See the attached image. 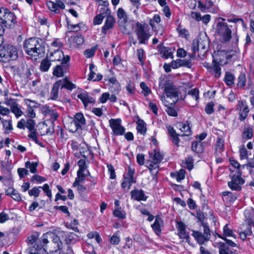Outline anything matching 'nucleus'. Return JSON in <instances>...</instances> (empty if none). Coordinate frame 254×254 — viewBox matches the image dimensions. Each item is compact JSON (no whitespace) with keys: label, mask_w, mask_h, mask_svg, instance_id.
I'll use <instances>...</instances> for the list:
<instances>
[{"label":"nucleus","mask_w":254,"mask_h":254,"mask_svg":"<svg viewBox=\"0 0 254 254\" xmlns=\"http://www.w3.org/2000/svg\"><path fill=\"white\" fill-rule=\"evenodd\" d=\"M37 249H43L48 254H60L63 249V243L59 236L46 233L42 237Z\"/></svg>","instance_id":"1"},{"label":"nucleus","mask_w":254,"mask_h":254,"mask_svg":"<svg viewBox=\"0 0 254 254\" xmlns=\"http://www.w3.org/2000/svg\"><path fill=\"white\" fill-rule=\"evenodd\" d=\"M40 41L37 38H31L24 42L25 52L32 60H37L44 52V47Z\"/></svg>","instance_id":"2"},{"label":"nucleus","mask_w":254,"mask_h":254,"mask_svg":"<svg viewBox=\"0 0 254 254\" xmlns=\"http://www.w3.org/2000/svg\"><path fill=\"white\" fill-rule=\"evenodd\" d=\"M159 86L161 88L164 89L167 96L166 99L172 100L170 103L171 105H175L178 101L179 93L174 83L167 78H163L160 80Z\"/></svg>","instance_id":"3"},{"label":"nucleus","mask_w":254,"mask_h":254,"mask_svg":"<svg viewBox=\"0 0 254 254\" xmlns=\"http://www.w3.org/2000/svg\"><path fill=\"white\" fill-rule=\"evenodd\" d=\"M229 170L231 180L228 183V186L233 190L240 191L245 183V180L241 177L242 172L240 170H233L231 168H229Z\"/></svg>","instance_id":"4"},{"label":"nucleus","mask_w":254,"mask_h":254,"mask_svg":"<svg viewBox=\"0 0 254 254\" xmlns=\"http://www.w3.org/2000/svg\"><path fill=\"white\" fill-rule=\"evenodd\" d=\"M18 58L17 49L11 45H6L0 50V61L7 63L10 60H15Z\"/></svg>","instance_id":"5"},{"label":"nucleus","mask_w":254,"mask_h":254,"mask_svg":"<svg viewBox=\"0 0 254 254\" xmlns=\"http://www.w3.org/2000/svg\"><path fill=\"white\" fill-rule=\"evenodd\" d=\"M0 22L5 27H11L16 22L15 14L7 8L0 7Z\"/></svg>","instance_id":"6"},{"label":"nucleus","mask_w":254,"mask_h":254,"mask_svg":"<svg viewBox=\"0 0 254 254\" xmlns=\"http://www.w3.org/2000/svg\"><path fill=\"white\" fill-rule=\"evenodd\" d=\"M203 233L198 231H192V236L199 245L208 242L211 236L209 227L207 223H203Z\"/></svg>","instance_id":"7"},{"label":"nucleus","mask_w":254,"mask_h":254,"mask_svg":"<svg viewBox=\"0 0 254 254\" xmlns=\"http://www.w3.org/2000/svg\"><path fill=\"white\" fill-rule=\"evenodd\" d=\"M209 47V43L206 38H198L194 39L192 41L191 45V49L193 56L197 52H200V54H204L207 50Z\"/></svg>","instance_id":"8"},{"label":"nucleus","mask_w":254,"mask_h":254,"mask_svg":"<svg viewBox=\"0 0 254 254\" xmlns=\"http://www.w3.org/2000/svg\"><path fill=\"white\" fill-rule=\"evenodd\" d=\"M135 169L130 166L127 168V172L124 176V181L122 183L123 189H127V190L130 189L131 186L136 182V179L134 177Z\"/></svg>","instance_id":"9"},{"label":"nucleus","mask_w":254,"mask_h":254,"mask_svg":"<svg viewBox=\"0 0 254 254\" xmlns=\"http://www.w3.org/2000/svg\"><path fill=\"white\" fill-rule=\"evenodd\" d=\"M217 30L220 36L221 42L226 43L231 38V30L227 23L219 22L217 25Z\"/></svg>","instance_id":"10"},{"label":"nucleus","mask_w":254,"mask_h":254,"mask_svg":"<svg viewBox=\"0 0 254 254\" xmlns=\"http://www.w3.org/2000/svg\"><path fill=\"white\" fill-rule=\"evenodd\" d=\"M135 32L140 44H147V41L148 40L150 35L148 32L144 30V27L142 24L137 23L136 24V29Z\"/></svg>","instance_id":"11"},{"label":"nucleus","mask_w":254,"mask_h":254,"mask_svg":"<svg viewBox=\"0 0 254 254\" xmlns=\"http://www.w3.org/2000/svg\"><path fill=\"white\" fill-rule=\"evenodd\" d=\"M121 122L120 119H112L109 121L110 126L116 135H123L125 132V128L121 125Z\"/></svg>","instance_id":"12"},{"label":"nucleus","mask_w":254,"mask_h":254,"mask_svg":"<svg viewBox=\"0 0 254 254\" xmlns=\"http://www.w3.org/2000/svg\"><path fill=\"white\" fill-rule=\"evenodd\" d=\"M59 236L61 241H64L66 244L74 243L79 240L78 236L73 232L62 231L59 233Z\"/></svg>","instance_id":"13"},{"label":"nucleus","mask_w":254,"mask_h":254,"mask_svg":"<svg viewBox=\"0 0 254 254\" xmlns=\"http://www.w3.org/2000/svg\"><path fill=\"white\" fill-rule=\"evenodd\" d=\"M176 227L178 229V234L180 239H185L187 242H189L190 236L187 232L186 225L181 221L177 222Z\"/></svg>","instance_id":"14"},{"label":"nucleus","mask_w":254,"mask_h":254,"mask_svg":"<svg viewBox=\"0 0 254 254\" xmlns=\"http://www.w3.org/2000/svg\"><path fill=\"white\" fill-rule=\"evenodd\" d=\"M49 9L55 13H59L60 9H64L65 5L61 0H56V2L49 1L47 2Z\"/></svg>","instance_id":"15"},{"label":"nucleus","mask_w":254,"mask_h":254,"mask_svg":"<svg viewBox=\"0 0 254 254\" xmlns=\"http://www.w3.org/2000/svg\"><path fill=\"white\" fill-rule=\"evenodd\" d=\"M161 100L163 102L164 105L167 107V109L166 110L167 114L170 116L176 117L177 116V113L176 110L174 108L175 105H171L170 104L171 101L167 100L164 96L161 97Z\"/></svg>","instance_id":"16"},{"label":"nucleus","mask_w":254,"mask_h":254,"mask_svg":"<svg viewBox=\"0 0 254 254\" xmlns=\"http://www.w3.org/2000/svg\"><path fill=\"white\" fill-rule=\"evenodd\" d=\"M62 80H60L55 82L51 89L50 91V99L53 100H59V90L62 85Z\"/></svg>","instance_id":"17"},{"label":"nucleus","mask_w":254,"mask_h":254,"mask_svg":"<svg viewBox=\"0 0 254 254\" xmlns=\"http://www.w3.org/2000/svg\"><path fill=\"white\" fill-rule=\"evenodd\" d=\"M218 237L222 239H226V237H233L236 238V235L234 234L233 229L230 227V225L226 224L223 228V234H217Z\"/></svg>","instance_id":"18"},{"label":"nucleus","mask_w":254,"mask_h":254,"mask_svg":"<svg viewBox=\"0 0 254 254\" xmlns=\"http://www.w3.org/2000/svg\"><path fill=\"white\" fill-rule=\"evenodd\" d=\"M177 127L181 132V133L179 134L180 136H189L191 134L190 127L188 123H179L177 124Z\"/></svg>","instance_id":"19"},{"label":"nucleus","mask_w":254,"mask_h":254,"mask_svg":"<svg viewBox=\"0 0 254 254\" xmlns=\"http://www.w3.org/2000/svg\"><path fill=\"white\" fill-rule=\"evenodd\" d=\"M240 109V120L244 121L248 116L249 112L248 106L247 105L246 101H241L239 102V104Z\"/></svg>","instance_id":"20"},{"label":"nucleus","mask_w":254,"mask_h":254,"mask_svg":"<svg viewBox=\"0 0 254 254\" xmlns=\"http://www.w3.org/2000/svg\"><path fill=\"white\" fill-rule=\"evenodd\" d=\"M119 25L122 32L126 34H129L133 29V23L128 20L123 22H121Z\"/></svg>","instance_id":"21"},{"label":"nucleus","mask_w":254,"mask_h":254,"mask_svg":"<svg viewBox=\"0 0 254 254\" xmlns=\"http://www.w3.org/2000/svg\"><path fill=\"white\" fill-rule=\"evenodd\" d=\"M131 197L132 199L141 201L146 200L147 196L144 194L142 190H134L130 192Z\"/></svg>","instance_id":"22"},{"label":"nucleus","mask_w":254,"mask_h":254,"mask_svg":"<svg viewBox=\"0 0 254 254\" xmlns=\"http://www.w3.org/2000/svg\"><path fill=\"white\" fill-rule=\"evenodd\" d=\"M157 49L160 54L162 55V57L165 59L169 58H172L173 54L170 50L163 46V42H160L159 44L157 46Z\"/></svg>","instance_id":"23"},{"label":"nucleus","mask_w":254,"mask_h":254,"mask_svg":"<svg viewBox=\"0 0 254 254\" xmlns=\"http://www.w3.org/2000/svg\"><path fill=\"white\" fill-rule=\"evenodd\" d=\"M191 63L187 60L177 59L171 62V66L175 69L181 66L190 67Z\"/></svg>","instance_id":"24"},{"label":"nucleus","mask_w":254,"mask_h":254,"mask_svg":"<svg viewBox=\"0 0 254 254\" xmlns=\"http://www.w3.org/2000/svg\"><path fill=\"white\" fill-rule=\"evenodd\" d=\"M77 97L81 100L85 107H86L88 104L94 103L95 102V100L92 97L89 96L86 92L78 94Z\"/></svg>","instance_id":"25"},{"label":"nucleus","mask_w":254,"mask_h":254,"mask_svg":"<svg viewBox=\"0 0 254 254\" xmlns=\"http://www.w3.org/2000/svg\"><path fill=\"white\" fill-rule=\"evenodd\" d=\"M64 62L62 63V64H66L67 62L69 60V57L67 56L66 58L63 57ZM63 65H58L54 68L53 71V74L57 77H62L64 75V69L63 68Z\"/></svg>","instance_id":"26"},{"label":"nucleus","mask_w":254,"mask_h":254,"mask_svg":"<svg viewBox=\"0 0 254 254\" xmlns=\"http://www.w3.org/2000/svg\"><path fill=\"white\" fill-rule=\"evenodd\" d=\"M115 22V19L112 16L108 15L105 24L102 29V32L105 34L107 32V30L112 28Z\"/></svg>","instance_id":"27"},{"label":"nucleus","mask_w":254,"mask_h":254,"mask_svg":"<svg viewBox=\"0 0 254 254\" xmlns=\"http://www.w3.org/2000/svg\"><path fill=\"white\" fill-rule=\"evenodd\" d=\"M70 44L73 46L81 45L83 43L84 40L81 35H75L71 36L68 39Z\"/></svg>","instance_id":"28"},{"label":"nucleus","mask_w":254,"mask_h":254,"mask_svg":"<svg viewBox=\"0 0 254 254\" xmlns=\"http://www.w3.org/2000/svg\"><path fill=\"white\" fill-rule=\"evenodd\" d=\"M244 214L248 226H254V210L252 209L246 210Z\"/></svg>","instance_id":"29"},{"label":"nucleus","mask_w":254,"mask_h":254,"mask_svg":"<svg viewBox=\"0 0 254 254\" xmlns=\"http://www.w3.org/2000/svg\"><path fill=\"white\" fill-rule=\"evenodd\" d=\"M73 120L75 122H76L80 129H82V127L86 124V120L82 113H78L76 114L74 119Z\"/></svg>","instance_id":"30"},{"label":"nucleus","mask_w":254,"mask_h":254,"mask_svg":"<svg viewBox=\"0 0 254 254\" xmlns=\"http://www.w3.org/2000/svg\"><path fill=\"white\" fill-rule=\"evenodd\" d=\"M104 10H106V12H101L95 17L93 21L94 24L96 25L101 24L102 22L103 18L110 14V10L109 8L104 9Z\"/></svg>","instance_id":"31"},{"label":"nucleus","mask_w":254,"mask_h":254,"mask_svg":"<svg viewBox=\"0 0 254 254\" xmlns=\"http://www.w3.org/2000/svg\"><path fill=\"white\" fill-rule=\"evenodd\" d=\"M150 157L153 161L160 163L163 158V155L158 149H154L152 152L149 153Z\"/></svg>","instance_id":"32"},{"label":"nucleus","mask_w":254,"mask_h":254,"mask_svg":"<svg viewBox=\"0 0 254 254\" xmlns=\"http://www.w3.org/2000/svg\"><path fill=\"white\" fill-rule=\"evenodd\" d=\"M215 77L219 78L221 74V68L217 63L213 61V65L209 72Z\"/></svg>","instance_id":"33"},{"label":"nucleus","mask_w":254,"mask_h":254,"mask_svg":"<svg viewBox=\"0 0 254 254\" xmlns=\"http://www.w3.org/2000/svg\"><path fill=\"white\" fill-rule=\"evenodd\" d=\"M163 221L162 219L159 217H156L155 222L151 226L157 235H159L161 232V225Z\"/></svg>","instance_id":"34"},{"label":"nucleus","mask_w":254,"mask_h":254,"mask_svg":"<svg viewBox=\"0 0 254 254\" xmlns=\"http://www.w3.org/2000/svg\"><path fill=\"white\" fill-rule=\"evenodd\" d=\"M224 140L220 138H218L215 145V153L217 156H219L224 151Z\"/></svg>","instance_id":"35"},{"label":"nucleus","mask_w":254,"mask_h":254,"mask_svg":"<svg viewBox=\"0 0 254 254\" xmlns=\"http://www.w3.org/2000/svg\"><path fill=\"white\" fill-rule=\"evenodd\" d=\"M6 194L10 195L15 200L19 201L21 200V197L18 192L13 188H9L6 191Z\"/></svg>","instance_id":"36"},{"label":"nucleus","mask_w":254,"mask_h":254,"mask_svg":"<svg viewBox=\"0 0 254 254\" xmlns=\"http://www.w3.org/2000/svg\"><path fill=\"white\" fill-rule=\"evenodd\" d=\"M147 166L150 173L154 175H156L159 172V164L154 161H149Z\"/></svg>","instance_id":"37"},{"label":"nucleus","mask_w":254,"mask_h":254,"mask_svg":"<svg viewBox=\"0 0 254 254\" xmlns=\"http://www.w3.org/2000/svg\"><path fill=\"white\" fill-rule=\"evenodd\" d=\"M51 62L52 61H50V59L48 58V57L42 60L40 64V70L43 72L47 71L51 66Z\"/></svg>","instance_id":"38"},{"label":"nucleus","mask_w":254,"mask_h":254,"mask_svg":"<svg viewBox=\"0 0 254 254\" xmlns=\"http://www.w3.org/2000/svg\"><path fill=\"white\" fill-rule=\"evenodd\" d=\"M117 16L119 18L118 23L127 20V15L125 11L122 8H119L117 11Z\"/></svg>","instance_id":"39"},{"label":"nucleus","mask_w":254,"mask_h":254,"mask_svg":"<svg viewBox=\"0 0 254 254\" xmlns=\"http://www.w3.org/2000/svg\"><path fill=\"white\" fill-rule=\"evenodd\" d=\"M61 56L64 57L63 52L61 50H57L51 53L48 58L51 61H61Z\"/></svg>","instance_id":"40"},{"label":"nucleus","mask_w":254,"mask_h":254,"mask_svg":"<svg viewBox=\"0 0 254 254\" xmlns=\"http://www.w3.org/2000/svg\"><path fill=\"white\" fill-rule=\"evenodd\" d=\"M84 172L78 171L77 172V177L75 178L74 182L73 183V186L75 187L78 184L83 182L85 179V175Z\"/></svg>","instance_id":"41"},{"label":"nucleus","mask_w":254,"mask_h":254,"mask_svg":"<svg viewBox=\"0 0 254 254\" xmlns=\"http://www.w3.org/2000/svg\"><path fill=\"white\" fill-rule=\"evenodd\" d=\"M161 21V18L159 14H155L152 18L149 20V24L154 31H157V27L155 23H159Z\"/></svg>","instance_id":"42"},{"label":"nucleus","mask_w":254,"mask_h":254,"mask_svg":"<svg viewBox=\"0 0 254 254\" xmlns=\"http://www.w3.org/2000/svg\"><path fill=\"white\" fill-rule=\"evenodd\" d=\"M136 129L138 132L142 134H144L146 132V127L145 126V123L142 120L139 119L137 121Z\"/></svg>","instance_id":"43"},{"label":"nucleus","mask_w":254,"mask_h":254,"mask_svg":"<svg viewBox=\"0 0 254 254\" xmlns=\"http://www.w3.org/2000/svg\"><path fill=\"white\" fill-rule=\"evenodd\" d=\"M234 76L232 73L230 72H227L225 73L224 81L227 85L231 86L233 85L234 83Z\"/></svg>","instance_id":"44"},{"label":"nucleus","mask_w":254,"mask_h":254,"mask_svg":"<svg viewBox=\"0 0 254 254\" xmlns=\"http://www.w3.org/2000/svg\"><path fill=\"white\" fill-rule=\"evenodd\" d=\"M191 149L195 152L201 153L203 151L202 143L200 141L193 142L191 145Z\"/></svg>","instance_id":"45"},{"label":"nucleus","mask_w":254,"mask_h":254,"mask_svg":"<svg viewBox=\"0 0 254 254\" xmlns=\"http://www.w3.org/2000/svg\"><path fill=\"white\" fill-rule=\"evenodd\" d=\"M233 252L227 247L224 243H220L219 247V254H232Z\"/></svg>","instance_id":"46"},{"label":"nucleus","mask_w":254,"mask_h":254,"mask_svg":"<svg viewBox=\"0 0 254 254\" xmlns=\"http://www.w3.org/2000/svg\"><path fill=\"white\" fill-rule=\"evenodd\" d=\"M2 125L5 133H9L13 129L11 120H4Z\"/></svg>","instance_id":"47"},{"label":"nucleus","mask_w":254,"mask_h":254,"mask_svg":"<svg viewBox=\"0 0 254 254\" xmlns=\"http://www.w3.org/2000/svg\"><path fill=\"white\" fill-rule=\"evenodd\" d=\"M252 232L251 230V227L250 226H248L246 230L240 232L239 233V235L240 238L244 241L246 239L247 236H251L252 235Z\"/></svg>","instance_id":"48"},{"label":"nucleus","mask_w":254,"mask_h":254,"mask_svg":"<svg viewBox=\"0 0 254 254\" xmlns=\"http://www.w3.org/2000/svg\"><path fill=\"white\" fill-rule=\"evenodd\" d=\"M66 125L70 132H75L78 129H80L78 125H77V123L76 122H75L73 120H72V121L70 123L67 124Z\"/></svg>","instance_id":"49"},{"label":"nucleus","mask_w":254,"mask_h":254,"mask_svg":"<svg viewBox=\"0 0 254 254\" xmlns=\"http://www.w3.org/2000/svg\"><path fill=\"white\" fill-rule=\"evenodd\" d=\"M38 165V163L37 162H30V161H27L25 163V167L29 169L32 173H35L37 172V167Z\"/></svg>","instance_id":"50"},{"label":"nucleus","mask_w":254,"mask_h":254,"mask_svg":"<svg viewBox=\"0 0 254 254\" xmlns=\"http://www.w3.org/2000/svg\"><path fill=\"white\" fill-rule=\"evenodd\" d=\"M113 214L115 216L122 219H125L126 217L125 211L122 210L121 207L116 208L114 211Z\"/></svg>","instance_id":"51"},{"label":"nucleus","mask_w":254,"mask_h":254,"mask_svg":"<svg viewBox=\"0 0 254 254\" xmlns=\"http://www.w3.org/2000/svg\"><path fill=\"white\" fill-rule=\"evenodd\" d=\"M63 82L64 83L61 87V89L63 88H65L68 90H71L76 88L75 85L68 81L67 78H64L63 79Z\"/></svg>","instance_id":"52"},{"label":"nucleus","mask_w":254,"mask_h":254,"mask_svg":"<svg viewBox=\"0 0 254 254\" xmlns=\"http://www.w3.org/2000/svg\"><path fill=\"white\" fill-rule=\"evenodd\" d=\"M193 160L192 157H189L186 159L183 167L187 168L189 170H191L193 167Z\"/></svg>","instance_id":"53"},{"label":"nucleus","mask_w":254,"mask_h":254,"mask_svg":"<svg viewBox=\"0 0 254 254\" xmlns=\"http://www.w3.org/2000/svg\"><path fill=\"white\" fill-rule=\"evenodd\" d=\"M253 136V130L251 128L248 127L245 128L242 137L245 139H251Z\"/></svg>","instance_id":"54"},{"label":"nucleus","mask_w":254,"mask_h":254,"mask_svg":"<svg viewBox=\"0 0 254 254\" xmlns=\"http://www.w3.org/2000/svg\"><path fill=\"white\" fill-rule=\"evenodd\" d=\"M24 103L27 105L28 108H38L39 106V104L36 101L27 98L24 99Z\"/></svg>","instance_id":"55"},{"label":"nucleus","mask_w":254,"mask_h":254,"mask_svg":"<svg viewBox=\"0 0 254 254\" xmlns=\"http://www.w3.org/2000/svg\"><path fill=\"white\" fill-rule=\"evenodd\" d=\"M3 103L9 106L10 107V109L18 104L16 99L8 98L4 99Z\"/></svg>","instance_id":"56"},{"label":"nucleus","mask_w":254,"mask_h":254,"mask_svg":"<svg viewBox=\"0 0 254 254\" xmlns=\"http://www.w3.org/2000/svg\"><path fill=\"white\" fill-rule=\"evenodd\" d=\"M10 111L15 115L17 118L20 117L23 114V112L21 110L20 108L18 106V104H17L14 107L11 108Z\"/></svg>","instance_id":"57"},{"label":"nucleus","mask_w":254,"mask_h":254,"mask_svg":"<svg viewBox=\"0 0 254 254\" xmlns=\"http://www.w3.org/2000/svg\"><path fill=\"white\" fill-rule=\"evenodd\" d=\"M48 115L50 117V120L52 123L56 121L58 117V114L53 110H49L48 112Z\"/></svg>","instance_id":"58"},{"label":"nucleus","mask_w":254,"mask_h":254,"mask_svg":"<svg viewBox=\"0 0 254 254\" xmlns=\"http://www.w3.org/2000/svg\"><path fill=\"white\" fill-rule=\"evenodd\" d=\"M78 224V222L76 219L71 220L70 224L67 226L69 229H71L75 232H79L78 227L76 226Z\"/></svg>","instance_id":"59"},{"label":"nucleus","mask_w":254,"mask_h":254,"mask_svg":"<svg viewBox=\"0 0 254 254\" xmlns=\"http://www.w3.org/2000/svg\"><path fill=\"white\" fill-rule=\"evenodd\" d=\"M246 85V78L244 74H240L238 78V86L240 87H243Z\"/></svg>","instance_id":"60"},{"label":"nucleus","mask_w":254,"mask_h":254,"mask_svg":"<svg viewBox=\"0 0 254 254\" xmlns=\"http://www.w3.org/2000/svg\"><path fill=\"white\" fill-rule=\"evenodd\" d=\"M35 122L32 119H29L25 122V127L28 129L29 131L35 129Z\"/></svg>","instance_id":"61"},{"label":"nucleus","mask_w":254,"mask_h":254,"mask_svg":"<svg viewBox=\"0 0 254 254\" xmlns=\"http://www.w3.org/2000/svg\"><path fill=\"white\" fill-rule=\"evenodd\" d=\"M41 187H34L32 190H29L28 191V193L29 195L30 196H34L35 197H37L39 196V194L40 192V190H39V188H41Z\"/></svg>","instance_id":"62"},{"label":"nucleus","mask_w":254,"mask_h":254,"mask_svg":"<svg viewBox=\"0 0 254 254\" xmlns=\"http://www.w3.org/2000/svg\"><path fill=\"white\" fill-rule=\"evenodd\" d=\"M140 86L143 91L144 92V95L145 96L149 95L151 93V90L147 86L146 83L144 82H142L140 84Z\"/></svg>","instance_id":"63"},{"label":"nucleus","mask_w":254,"mask_h":254,"mask_svg":"<svg viewBox=\"0 0 254 254\" xmlns=\"http://www.w3.org/2000/svg\"><path fill=\"white\" fill-rule=\"evenodd\" d=\"M198 93V90L196 88L192 89L189 92V94L191 95L192 97L196 101H197L199 98Z\"/></svg>","instance_id":"64"}]
</instances>
